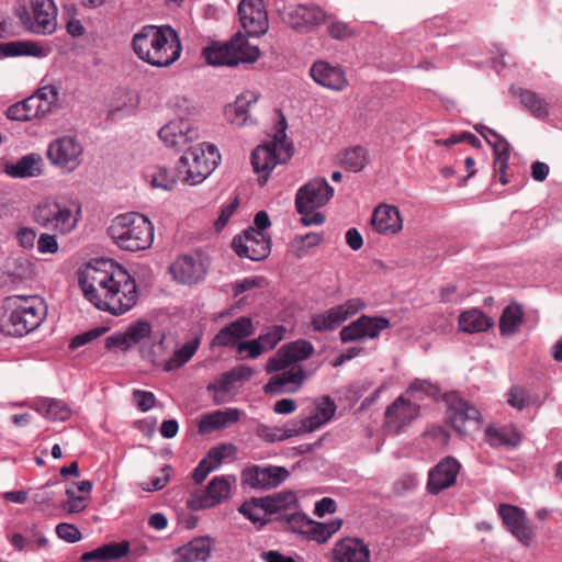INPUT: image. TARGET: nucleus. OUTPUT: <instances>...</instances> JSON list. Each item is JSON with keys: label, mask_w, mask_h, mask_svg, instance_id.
<instances>
[{"label": "nucleus", "mask_w": 562, "mask_h": 562, "mask_svg": "<svg viewBox=\"0 0 562 562\" xmlns=\"http://www.w3.org/2000/svg\"><path fill=\"white\" fill-rule=\"evenodd\" d=\"M327 32L330 35V37L335 40H347L349 37H352L356 32L350 26V24L344 22V21H331L329 25L327 26Z\"/></svg>", "instance_id": "nucleus-58"}, {"label": "nucleus", "mask_w": 562, "mask_h": 562, "mask_svg": "<svg viewBox=\"0 0 562 562\" xmlns=\"http://www.w3.org/2000/svg\"><path fill=\"white\" fill-rule=\"evenodd\" d=\"M238 15L243 29L249 36L263 35L269 29L268 13L262 0H241Z\"/></svg>", "instance_id": "nucleus-16"}, {"label": "nucleus", "mask_w": 562, "mask_h": 562, "mask_svg": "<svg viewBox=\"0 0 562 562\" xmlns=\"http://www.w3.org/2000/svg\"><path fill=\"white\" fill-rule=\"evenodd\" d=\"M166 336L161 333H155L150 339L140 347V357L153 366H165L168 355V348L165 344Z\"/></svg>", "instance_id": "nucleus-39"}, {"label": "nucleus", "mask_w": 562, "mask_h": 562, "mask_svg": "<svg viewBox=\"0 0 562 562\" xmlns=\"http://www.w3.org/2000/svg\"><path fill=\"white\" fill-rule=\"evenodd\" d=\"M342 525L341 519H334L328 524L317 522L312 519L305 522L304 536L307 539L317 541L318 543L326 542Z\"/></svg>", "instance_id": "nucleus-42"}, {"label": "nucleus", "mask_w": 562, "mask_h": 562, "mask_svg": "<svg viewBox=\"0 0 562 562\" xmlns=\"http://www.w3.org/2000/svg\"><path fill=\"white\" fill-rule=\"evenodd\" d=\"M507 402L510 406L521 411L530 405L531 397L529 392L519 385H514L508 391Z\"/></svg>", "instance_id": "nucleus-54"}, {"label": "nucleus", "mask_w": 562, "mask_h": 562, "mask_svg": "<svg viewBox=\"0 0 562 562\" xmlns=\"http://www.w3.org/2000/svg\"><path fill=\"white\" fill-rule=\"evenodd\" d=\"M374 229L384 235L397 234L403 228V220L400 210L393 205H379L371 218Z\"/></svg>", "instance_id": "nucleus-30"}, {"label": "nucleus", "mask_w": 562, "mask_h": 562, "mask_svg": "<svg viewBox=\"0 0 562 562\" xmlns=\"http://www.w3.org/2000/svg\"><path fill=\"white\" fill-rule=\"evenodd\" d=\"M239 513L247 517L250 521L261 524L266 522V516L268 515L261 498H251L250 501L245 502L239 507Z\"/></svg>", "instance_id": "nucleus-51"}, {"label": "nucleus", "mask_w": 562, "mask_h": 562, "mask_svg": "<svg viewBox=\"0 0 562 562\" xmlns=\"http://www.w3.org/2000/svg\"><path fill=\"white\" fill-rule=\"evenodd\" d=\"M36 503L42 504L44 502H50L53 504L59 503L66 512L70 501V485L66 482L47 483L42 486L34 495Z\"/></svg>", "instance_id": "nucleus-35"}, {"label": "nucleus", "mask_w": 562, "mask_h": 562, "mask_svg": "<svg viewBox=\"0 0 562 562\" xmlns=\"http://www.w3.org/2000/svg\"><path fill=\"white\" fill-rule=\"evenodd\" d=\"M122 102H119L117 104L113 105L112 110L109 111V119L114 120L117 112L122 110L126 112V115H130L134 112L138 103L137 95L132 92H122Z\"/></svg>", "instance_id": "nucleus-56"}, {"label": "nucleus", "mask_w": 562, "mask_h": 562, "mask_svg": "<svg viewBox=\"0 0 562 562\" xmlns=\"http://www.w3.org/2000/svg\"><path fill=\"white\" fill-rule=\"evenodd\" d=\"M33 220L40 226L60 234L70 232V210L58 202L45 200L40 202L33 211Z\"/></svg>", "instance_id": "nucleus-13"}, {"label": "nucleus", "mask_w": 562, "mask_h": 562, "mask_svg": "<svg viewBox=\"0 0 562 562\" xmlns=\"http://www.w3.org/2000/svg\"><path fill=\"white\" fill-rule=\"evenodd\" d=\"M282 372L271 376L269 382L263 386L266 393H294L296 392L306 374L301 367H291L289 370H281Z\"/></svg>", "instance_id": "nucleus-28"}, {"label": "nucleus", "mask_w": 562, "mask_h": 562, "mask_svg": "<svg viewBox=\"0 0 562 562\" xmlns=\"http://www.w3.org/2000/svg\"><path fill=\"white\" fill-rule=\"evenodd\" d=\"M211 554V540L198 537L173 552V562H204Z\"/></svg>", "instance_id": "nucleus-33"}, {"label": "nucleus", "mask_w": 562, "mask_h": 562, "mask_svg": "<svg viewBox=\"0 0 562 562\" xmlns=\"http://www.w3.org/2000/svg\"><path fill=\"white\" fill-rule=\"evenodd\" d=\"M202 55L209 65L236 66L239 63L256 61L260 52L257 46L250 45L241 33H237L225 44L215 43L205 47Z\"/></svg>", "instance_id": "nucleus-7"}, {"label": "nucleus", "mask_w": 562, "mask_h": 562, "mask_svg": "<svg viewBox=\"0 0 562 562\" xmlns=\"http://www.w3.org/2000/svg\"><path fill=\"white\" fill-rule=\"evenodd\" d=\"M278 145H261L258 146L251 154V165L256 172H265L262 177L258 179L261 186L266 184L268 175L278 164H285L291 157L289 153H285L284 157L277 154Z\"/></svg>", "instance_id": "nucleus-26"}, {"label": "nucleus", "mask_w": 562, "mask_h": 562, "mask_svg": "<svg viewBox=\"0 0 562 562\" xmlns=\"http://www.w3.org/2000/svg\"><path fill=\"white\" fill-rule=\"evenodd\" d=\"M302 432H304V430L301 429V424H299V422H292L285 428L263 427L260 430V436L263 437L267 441L274 442L292 438Z\"/></svg>", "instance_id": "nucleus-49"}, {"label": "nucleus", "mask_w": 562, "mask_h": 562, "mask_svg": "<svg viewBox=\"0 0 562 562\" xmlns=\"http://www.w3.org/2000/svg\"><path fill=\"white\" fill-rule=\"evenodd\" d=\"M498 514L504 525L518 541L524 546L531 543L533 531L528 525L526 513L521 508L509 504H501Z\"/></svg>", "instance_id": "nucleus-23"}, {"label": "nucleus", "mask_w": 562, "mask_h": 562, "mask_svg": "<svg viewBox=\"0 0 562 562\" xmlns=\"http://www.w3.org/2000/svg\"><path fill=\"white\" fill-rule=\"evenodd\" d=\"M239 205L238 196H235L233 201H231L227 205L222 207L221 214L215 222V229L221 231L228 223L231 216L236 212Z\"/></svg>", "instance_id": "nucleus-62"}, {"label": "nucleus", "mask_w": 562, "mask_h": 562, "mask_svg": "<svg viewBox=\"0 0 562 562\" xmlns=\"http://www.w3.org/2000/svg\"><path fill=\"white\" fill-rule=\"evenodd\" d=\"M160 472L161 475L150 480L148 483H142L143 490L148 492L162 490L170 480L172 468L170 465H165Z\"/></svg>", "instance_id": "nucleus-59"}, {"label": "nucleus", "mask_w": 562, "mask_h": 562, "mask_svg": "<svg viewBox=\"0 0 562 562\" xmlns=\"http://www.w3.org/2000/svg\"><path fill=\"white\" fill-rule=\"evenodd\" d=\"M341 167L351 172L361 171L368 164V156L366 148L361 146H355L346 149L341 154L339 160Z\"/></svg>", "instance_id": "nucleus-47"}, {"label": "nucleus", "mask_w": 562, "mask_h": 562, "mask_svg": "<svg viewBox=\"0 0 562 562\" xmlns=\"http://www.w3.org/2000/svg\"><path fill=\"white\" fill-rule=\"evenodd\" d=\"M369 549L359 539H344L334 548V562H369Z\"/></svg>", "instance_id": "nucleus-32"}, {"label": "nucleus", "mask_w": 562, "mask_h": 562, "mask_svg": "<svg viewBox=\"0 0 562 562\" xmlns=\"http://www.w3.org/2000/svg\"><path fill=\"white\" fill-rule=\"evenodd\" d=\"M261 502L263 503L268 514H276L282 510L286 512L295 508L297 499L293 492L285 491L261 497Z\"/></svg>", "instance_id": "nucleus-43"}, {"label": "nucleus", "mask_w": 562, "mask_h": 562, "mask_svg": "<svg viewBox=\"0 0 562 562\" xmlns=\"http://www.w3.org/2000/svg\"><path fill=\"white\" fill-rule=\"evenodd\" d=\"M35 409L49 420H64L68 417V409L55 400H41L35 403Z\"/></svg>", "instance_id": "nucleus-50"}, {"label": "nucleus", "mask_w": 562, "mask_h": 562, "mask_svg": "<svg viewBox=\"0 0 562 562\" xmlns=\"http://www.w3.org/2000/svg\"><path fill=\"white\" fill-rule=\"evenodd\" d=\"M389 327L390 321L385 317L361 315L357 321L345 326L339 336L342 342L357 341L363 338L374 339Z\"/></svg>", "instance_id": "nucleus-18"}, {"label": "nucleus", "mask_w": 562, "mask_h": 562, "mask_svg": "<svg viewBox=\"0 0 562 562\" xmlns=\"http://www.w3.org/2000/svg\"><path fill=\"white\" fill-rule=\"evenodd\" d=\"M485 434L492 446H515L518 442L516 434L509 435L505 429L487 428Z\"/></svg>", "instance_id": "nucleus-55"}, {"label": "nucleus", "mask_w": 562, "mask_h": 562, "mask_svg": "<svg viewBox=\"0 0 562 562\" xmlns=\"http://www.w3.org/2000/svg\"><path fill=\"white\" fill-rule=\"evenodd\" d=\"M289 476V471L283 467L251 465L243 470L241 484L251 488L269 490L277 487Z\"/></svg>", "instance_id": "nucleus-17"}, {"label": "nucleus", "mask_w": 562, "mask_h": 562, "mask_svg": "<svg viewBox=\"0 0 562 562\" xmlns=\"http://www.w3.org/2000/svg\"><path fill=\"white\" fill-rule=\"evenodd\" d=\"M136 56L155 67H168L180 58L182 47L178 33L169 25H146L132 40Z\"/></svg>", "instance_id": "nucleus-2"}, {"label": "nucleus", "mask_w": 562, "mask_h": 562, "mask_svg": "<svg viewBox=\"0 0 562 562\" xmlns=\"http://www.w3.org/2000/svg\"><path fill=\"white\" fill-rule=\"evenodd\" d=\"M221 159L217 148L209 143L190 145L184 149L178 165L183 181L190 186L203 182L216 168Z\"/></svg>", "instance_id": "nucleus-5"}, {"label": "nucleus", "mask_w": 562, "mask_h": 562, "mask_svg": "<svg viewBox=\"0 0 562 562\" xmlns=\"http://www.w3.org/2000/svg\"><path fill=\"white\" fill-rule=\"evenodd\" d=\"M105 333L104 327H97L93 329H90L88 331H85L82 334L76 335L72 337V349L79 348L81 346H85L92 340L99 338Z\"/></svg>", "instance_id": "nucleus-61"}, {"label": "nucleus", "mask_w": 562, "mask_h": 562, "mask_svg": "<svg viewBox=\"0 0 562 562\" xmlns=\"http://www.w3.org/2000/svg\"><path fill=\"white\" fill-rule=\"evenodd\" d=\"M460 471V463L452 457L441 460L428 475L427 490L430 494H438L440 491L450 487L456 483Z\"/></svg>", "instance_id": "nucleus-25"}, {"label": "nucleus", "mask_w": 562, "mask_h": 562, "mask_svg": "<svg viewBox=\"0 0 562 562\" xmlns=\"http://www.w3.org/2000/svg\"><path fill=\"white\" fill-rule=\"evenodd\" d=\"M77 274L85 299L102 312L120 316L137 304L134 277L112 259H91L78 269Z\"/></svg>", "instance_id": "nucleus-1"}, {"label": "nucleus", "mask_w": 562, "mask_h": 562, "mask_svg": "<svg viewBox=\"0 0 562 562\" xmlns=\"http://www.w3.org/2000/svg\"><path fill=\"white\" fill-rule=\"evenodd\" d=\"M524 322V312L519 305H508L499 318V331L503 336L514 335Z\"/></svg>", "instance_id": "nucleus-44"}, {"label": "nucleus", "mask_w": 562, "mask_h": 562, "mask_svg": "<svg viewBox=\"0 0 562 562\" xmlns=\"http://www.w3.org/2000/svg\"><path fill=\"white\" fill-rule=\"evenodd\" d=\"M44 316L45 307L38 296H8L0 319V330L7 336L22 337L36 329Z\"/></svg>", "instance_id": "nucleus-3"}, {"label": "nucleus", "mask_w": 562, "mask_h": 562, "mask_svg": "<svg viewBox=\"0 0 562 562\" xmlns=\"http://www.w3.org/2000/svg\"><path fill=\"white\" fill-rule=\"evenodd\" d=\"M200 345L199 338L186 342L181 348L176 350L164 366V371L170 372L186 364L196 352Z\"/></svg>", "instance_id": "nucleus-46"}, {"label": "nucleus", "mask_w": 562, "mask_h": 562, "mask_svg": "<svg viewBox=\"0 0 562 562\" xmlns=\"http://www.w3.org/2000/svg\"><path fill=\"white\" fill-rule=\"evenodd\" d=\"M34 94L35 97H38V99L49 102L55 106H58L59 104V89L56 85L42 87Z\"/></svg>", "instance_id": "nucleus-63"}, {"label": "nucleus", "mask_w": 562, "mask_h": 562, "mask_svg": "<svg viewBox=\"0 0 562 562\" xmlns=\"http://www.w3.org/2000/svg\"><path fill=\"white\" fill-rule=\"evenodd\" d=\"M366 306V303L359 297L349 299L340 305L313 315L311 325L315 331L333 330L348 318L364 310Z\"/></svg>", "instance_id": "nucleus-11"}, {"label": "nucleus", "mask_w": 562, "mask_h": 562, "mask_svg": "<svg viewBox=\"0 0 562 562\" xmlns=\"http://www.w3.org/2000/svg\"><path fill=\"white\" fill-rule=\"evenodd\" d=\"M153 334L148 322L137 321L130 325L124 333H115L106 337L105 347L108 349L120 348L122 350H127L135 345L144 347V344L150 339Z\"/></svg>", "instance_id": "nucleus-22"}, {"label": "nucleus", "mask_w": 562, "mask_h": 562, "mask_svg": "<svg viewBox=\"0 0 562 562\" xmlns=\"http://www.w3.org/2000/svg\"><path fill=\"white\" fill-rule=\"evenodd\" d=\"M240 412L237 408H227L225 411H215L203 415L199 422V432L201 435L211 434L235 424L239 420Z\"/></svg>", "instance_id": "nucleus-34"}, {"label": "nucleus", "mask_w": 562, "mask_h": 562, "mask_svg": "<svg viewBox=\"0 0 562 562\" xmlns=\"http://www.w3.org/2000/svg\"><path fill=\"white\" fill-rule=\"evenodd\" d=\"M5 56H33L44 58L49 54V48L32 41H16L0 44Z\"/></svg>", "instance_id": "nucleus-40"}, {"label": "nucleus", "mask_w": 562, "mask_h": 562, "mask_svg": "<svg viewBox=\"0 0 562 562\" xmlns=\"http://www.w3.org/2000/svg\"><path fill=\"white\" fill-rule=\"evenodd\" d=\"M150 184L154 188H160L169 191L175 188L177 180L173 176L169 175L166 168H158L157 171L151 176Z\"/></svg>", "instance_id": "nucleus-57"}, {"label": "nucleus", "mask_w": 562, "mask_h": 562, "mask_svg": "<svg viewBox=\"0 0 562 562\" xmlns=\"http://www.w3.org/2000/svg\"><path fill=\"white\" fill-rule=\"evenodd\" d=\"M310 72L316 83L327 89L341 91L348 86V79L344 70L338 66H331L327 61L314 63Z\"/></svg>", "instance_id": "nucleus-27"}, {"label": "nucleus", "mask_w": 562, "mask_h": 562, "mask_svg": "<svg viewBox=\"0 0 562 562\" xmlns=\"http://www.w3.org/2000/svg\"><path fill=\"white\" fill-rule=\"evenodd\" d=\"M257 101L258 95L255 92L245 91L240 93L233 103L225 106V117L231 124L238 127L252 124L254 120L249 111Z\"/></svg>", "instance_id": "nucleus-29"}, {"label": "nucleus", "mask_w": 562, "mask_h": 562, "mask_svg": "<svg viewBox=\"0 0 562 562\" xmlns=\"http://www.w3.org/2000/svg\"><path fill=\"white\" fill-rule=\"evenodd\" d=\"M130 551L127 541L110 542L81 555L82 562H111L126 555Z\"/></svg>", "instance_id": "nucleus-37"}, {"label": "nucleus", "mask_w": 562, "mask_h": 562, "mask_svg": "<svg viewBox=\"0 0 562 562\" xmlns=\"http://www.w3.org/2000/svg\"><path fill=\"white\" fill-rule=\"evenodd\" d=\"M493 326V321L480 310L463 312L459 317V327L464 333L486 331Z\"/></svg>", "instance_id": "nucleus-41"}, {"label": "nucleus", "mask_w": 562, "mask_h": 562, "mask_svg": "<svg viewBox=\"0 0 562 562\" xmlns=\"http://www.w3.org/2000/svg\"><path fill=\"white\" fill-rule=\"evenodd\" d=\"M57 14L53 0H19L16 7V15L22 25L38 35H49L56 31Z\"/></svg>", "instance_id": "nucleus-6"}, {"label": "nucleus", "mask_w": 562, "mask_h": 562, "mask_svg": "<svg viewBox=\"0 0 562 562\" xmlns=\"http://www.w3.org/2000/svg\"><path fill=\"white\" fill-rule=\"evenodd\" d=\"M336 404L329 396H324L316 405L313 415L299 420L304 432H312L331 419L336 412Z\"/></svg>", "instance_id": "nucleus-36"}, {"label": "nucleus", "mask_w": 562, "mask_h": 562, "mask_svg": "<svg viewBox=\"0 0 562 562\" xmlns=\"http://www.w3.org/2000/svg\"><path fill=\"white\" fill-rule=\"evenodd\" d=\"M76 488L79 495L72 492V514L82 512L91 499L92 483L88 480L77 482Z\"/></svg>", "instance_id": "nucleus-52"}, {"label": "nucleus", "mask_w": 562, "mask_h": 562, "mask_svg": "<svg viewBox=\"0 0 562 562\" xmlns=\"http://www.w3.org/2000/svg\"><path fill=\"white\" fill-rule=\"evenodd\" d=\"M158 136L166 146L183 151L187 145L199 139L198 130L190 121L183 119L167 123L159 130Z\"/></svg>", "instance_id": "nucleus-19"}, {"label": "nucleus", "mask_w": 562, "mask_h": 562, "mask_svg": "<svg viewBox=\"0 0 562 562\" xmlns=\"http://www.w3.org/2000/svg\"><path fill=\"white\" fill-rule=\"evenodd\" d=\"M255 334L251 318L243 316L223 327L213 338V347L238 348L241 339Z\"/></svg>", "instance_id": "nucleus-24"}, {"label": "nucleus", "mask_w": 562, "mask_h": 562, "mask_svg": "<svg viewBox=\"0 0 562 562\" xmlns=\"http://www.w3.org/2000/svg\"><path fill=\"white\" fill-rule=\"evenodd\" d=\"M3 170L11 178H36L44 172V160L40 154L31 153L15 162L5 164Z\"/></svg>", "instance_id": "nucleus-31"}, {"label": "nucleus", "mask_w": 562, "mask_h": 562, "mask_svg": "<svg viewBox=\"0 0 562 562\" xmlns=\"http://www.w3.org/2000/svg\"><path fill=\"white\" fill-rule=\"evenodd\" d=\"M133 397L136 402L137 407L142 412L149 411L155 405L156 402L155 395L148 391L135 390L133 392Z\"/></svg>", "instance_id": "nucleus-64"}, {"label": "nucleus", "mask_w": 562, "mask_h": 562, "mask_svg": "<svg viewBox=\"0 0 562 562\" xmlns=\"http://www.w3.org/2000/svg\"><path fill=\"white\" fill-rule=\"evenodd\" d=\"M229 483L223 476H216L207 484L204 491L192 494L187 506L192 510L214 507L229 496Z\"/></svg>", "instance_id": "nucleus-21"}, {"label": "nucleus", "mask_w": 562, "mask_h": 562, "mask_svg": "<svg viewBox=\"0 0 562 562\" xmlns=\"http://www.w3.org/2000/svg\"><path fill=\"white\" fill-rule=\"evenodd\" d=\"M446 402L447 420L460 435L469 436L480 429L481 414L476 407L461 398L458 393L448 394Z\"/></svg>", "instance_id": "nucleus-8"}, {"label": "nucleus", "mask_w": 562, "mask_h": 562, "mask_svg": "<svg viewBox=\"0 0 562 562\" xmlns=\"http://www.w3.org/2000/svg\"><path fill=\"white\" fill-rule=\"evenodd\" d=\"M232 247L239 257H245L252 261H260L269 256L271 251V240L263 232L248 227L241 235H237L233 238Z\"/></svg>", "instance_id": "nucleus-10"}, {"label": "nucleus", "mask_w": 562, "mask_h": 562, "mask_svg": "<svg viewBox=\"0 0 562 562\" xmlns=\"http://www.w3.org/2000/svg\"><path fill=\"white\" fill-rule=\"evenodd\" d=\"M512 93L519 98L520 104L530 114L539 120L549 115L550 103L538 93L522 88H512Z\"/></svg>", "instance_id": "nucleus-38"}, {"label": "nucleus", "mask_w": 562, "mask_h": 562, "mask_svg": "<svg viewBox=\"0 0 562 562\" xmlns=\"http://www.w3.org/2000/svg\"><path fill=\"white\" fill-rule=\"evenodd\" d=\"M108 234L121 249L127 251L147 249L154 240L151 222L136 212L117 215L109 226Z\"/></svg>", "instance_id": "nucleus-4"}, {"label": "nucleus", "mask_w": 562, "mask_h": 562, "mask_svg": "<svg viewBox=\"0 0 562 562\" xmlns=\"http://www.w3.org/2000/svg\"><path fill=\"white\" fill-rule=\"evenodd\" d=\"M417 392H422L429 397H437L440 393V390L437 385L431 384L426 380H416L406 390V394H414Z\"/></svg>", "instance_id": "nucleus-60"}, {"label": "nucleus", "mask_w": 562, "mask_h": 562, "mask_svg": "<svg viewBox=\"0 0 562 562\" xmlns=\"http://www.w3.org/2000/svg\"><path fill=\"white\" fill-rule=\"evenodd\" d=\"M47 157L54 166L67 167L70 161V136H61L52 142L47 149Z\"/></svg>", "instance_id": "nucleus-45"}, {"label": "nucleus", "mask_w": 562, "mask_h": 562, "mask_svg": "<svg viewBox=\"0 0 562 562\" xmlns=\"http://www.w3.org/2000/svg\"><path fill=\"white\" fill-rule=\"evenodd\" d=\"M207 266V260L202 254H184L178 256L170 265L169 272L178 283L192 285L205 278Z\"/></svg>", "instance_id": "nucleus-9"}, {"label": "nucleus", "mask_w": 562, "mask_h": 562, "mask_svg": "<svg viewBox=\"0 0 562 562\" xmlns=\"http://www.w3.org/2000/svg\"><path fill=\"white\" fill-rule=\"evenodd\" d=\"M284 333L285 328L283 326L274 325L260 334L258 338L265 347V351L273 349L283 339Z\"/></svg>", "instance_id": "nucleus-53"}, {"label": "nucleus", "mask_w": 562, "mask_h": 562, "mask_svg": "<svg viewBox=\"0 0 562 562\" xmlns=\"http://www.w3.org/2000/svg\"><path fill=\"white\" fill-rule=\"evenodd\" d=\"M282 21L291 29L306 33L327 21L323 9L316 4L289 5L281 12Z\"/></svg>", "instance_id": "nucleus-12"}, {"label": "nucleus", "mask_w": 562, "mask_h": 562, "mask_svg": "<svg viewBox=\"0 0 562 562\" xmlns=\"http://www.w3.org/2000/svg\"><path fill=\"white\" fill-rule=\"evenodd\" d=\"M420 414V406L405 396H398L384 413V427L387 432L400 434Z\"/></svg>", "instance_id": "nucleus-14"}, {"label": "nucleus", "mask_w": 562, "mask_h": 562, "mask_svg": "<svg viewBox=\"0 0 562 562\" xmlns=\"http://www.w3.org/2000/svg\"><path fill=\"white\" fill-rule=\"evenodd\" d=\"M314 351L313 345L307 340H296L282 346L267 363L268 372H278L292 363L307 359Z\"/></svg>", "instance_id": "nucleus-20"}, {"label": "nucleus", "mask_w": 562, "mask_h": 562, "mask_svg": "<svg viewBox=\"0 0 562 562\" xmlns=\"http://www.w3.org/2000/svg\"><path fill=\"white\" fill-rule=\"evenodd\" d=\"M334 195V188L325 178H314L301 187L295 196L297 212L315 210L328 203Z\"/></svg>", "instance_id": "nucleus-15"}, {"label": "nucleus", "mask_w": 562, "mask_h": 562, "mask_svg": "<svg viewBox=\"0 0 562 562\" xmlns=\"http://www.w3.org/2000/svg\"><path fill=\"white\" fill-rule=\"evenodd\" d=\"M475 131L480 133L486 142L493 147L494 158H503L509 159V144L508 142L501 135H498L495 131L486 127L476 125Z\"/></svg>", "instance_id": "nucleus-48"}]
</instances>
